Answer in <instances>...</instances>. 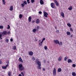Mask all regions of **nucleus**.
Returning a JSON list of instances; mask_svg holds the SVG:
<instances>
[{"label": "nucleus", "mask_w": 76, "mask_h": 76, "mask_svg": "<svg viewBox=\"0 0 76 76\" xmlns=\"http://www.w3.org/2000/svg\"><path fill=\"white\" fill-rule=\"evenodd\" d=\"M39 59H37L35 60V64H37L38 66H37V69H41V63L40 61H39Z\"/></svg>", "instance_id": "1"}, {"label": "nucleus", "mask_w": 76, "mask_h": 76, "mask_svg": "<svg viewBox=\"0 0 76 76\" xmlns=\"http://www.w3.org/2000/svg\"><path fill=\"white\" fill-rule=\"evenodd\" d=\"M18 68L20 71H22L25 70V67L23 66V65L22 64H20L18 65Z\"/></svg>", "instance_id": "2"}, {"label": "nucleus", "mask_w": 76, "mask_h": 76, "mask_svg": "<svg viewBox=\"0 0 76 76\" xmlns=\"http://www.w3.org/2000/svg\"><path fill=\"white\" fill-rule=\"evenodd\" d=\"M50 6L53 9H56V5H55V3H52L50 4Z\"/></svg>", "instance_id": "3"}, {"label": "nucleus", "mask_w": 76, "mask_h": 76, "mask_svg": "<svg viewBox=\"0 0 76 76\" xmlns=\"http://www.w3.org/2000/svg\"><path fill=\"white\" fill-rule=\"evenodd\" d=\"M53 74L54 76H56V68H53Z\"/></svg>", "instance_id": "4"}, {"label": "nucleus", "mask_w": 76, "mask_h": 76, "mask_svg": "<svg viewBox=\"0 0 76 76\" xmlns=\"http://www.w3.org/2000/svg\"><path fill=\"white\" fill-rule=\"evenodd\" d=\"M54 42L55 43H56V44H58L59 45H60V42H59V41L57 40H54Z\"/></svg>", "instance_id": "5"}, {"label": "nucleus", "mask_w": 76, "mask_h": 76, "mask_svg": "<svg viewBox=\"0 0 76 76\" xmlns=\"http://www.w3.org/2000/svg\"><path fill=\"white\" fill-rule=\"evenodd\" d=\"M9 64H7L5 66H2V69H6L7 67L9 66Z\"/></svg>", "instance_id": "6"}, {"label": "nucleus", "mask_w": 76, "mask_h": 76, "mask_svg": "<svg viewBox=\"0 0 76 76\" xmlns=\"http://www.w3.org/2000/svg\"><path fill=\"white\" fill-rule=\"evenodd\" d=\"M48 14L46 12H44V16H45V18H48Z\"/></svg>", "instance_id": "7"}, {"label": "nucleus", "mask_w": 76, "mask_h": 76, "mask_svg": "<svg viewBox=\"0 0 76 76\" xmlns=\"http://www.w3.org/2000/svg\"><path fill=\"white\" fill-rule=\"evenodd\" d=\"M7 31H3L2 33V35H7Z\"/></svg>", "instance_id": "8"}, {"label": "nucleus", "mask_w": 76, "mask_h": 76, "mask_svg": "<svg viewBox=\"0 0 76 76\" xmlns=\"http://www.w3.org/2000/svg\"><path fill=\"white\" fill-rule=\"evenodd\" d=\"M40 22V20L39 19H37L36 21V23H37V24H38V23H39Z\"/></svg>", "instance_id": "9"}, {"label": "nucleus", "mask_w": 76, "mask_h": 76, "mask_svg": "<svg viewBox=\"0 0 76 76\" xmlns=\"http://www.w3.org/2000/svg\"><path fill=\"white\" fill-rule=\"evenodd\" d=\"M54 2H55V4H56V6H59L58 5V3L56 0H54Z\"/></svg>", "instance_id": "10"}, {"label": "nucleus", "mask_w": 76, "mask_h": 76, "mask_svg": "<svg viewBox=\"0 0 76 76\" xmlns=\"http://www.w3.org/2000/svg\"><path fill=\"white\" fill-rule=\"evenodd\" d=\"M61 15L62 17H63V18H64V12H61Z\"/></svg>", "instance_id": "11"}, {"label": "nucleus", "mask_w": 76, "mask_h": 76, "mask_svg": "<svg viewBox=\"0 0 76 76\" xmlns=\"http://www.w3.org/2000/svg\"><path fill=\"white\" fill-rule=\"evenodd\" d=\"M40 4L41 5H42V4H44V1H43V0H40Z\"/></svg>", "instance_id": "12"}, {"label": "nucleus", "mask_w": 76, "mask_h": 76, "mask_svg": "<svg viewBox=\"0 0 76 76\" xmlns=\"http://www.w3.org/2000/svg\"><path fill=\"white\" fill-rule=\"evenodd\" d=\"M13 6H10V11H12L13 10Z\"/></svg>", "instance_id": "13"}, {"label": "nucleus", "mask_w": 76, "mask_h": 76, "mask_svg": "<svg viewBox=\"0 0 76 76\" xmlns=\"http://www.w3.org/2000/svg\"><path fill=\"white\" fill-rule=\"evenodd\" d=\"M62 59V57L61 56H60L58 58V61H61Z\"/></svg>", "instance_id": "14"}, {"label": "nucleus", "mask_w": 76, "mask_h": 76, "mask_svg": "<svg viewBox=\"0 0 76 76\" xmlns=\"http://www.w3.org/2000/svg\"><path fill=\"white\" fill-rule=\"evenodd\" d=\"M29 56H32L34 54V53L32 51H30L29 52Z\"/></svg>", "instance_id": "15"}, {"label": "nucleus", "mask_w": 76, "mask_h": 76, "mask_svg": "<svg viewBox=\"0 0 76 76\" xmlns=\"http://www.w3.org/2000/svg\"><path fill=\"white\" fill-rule=\"evenodd\" d=\"M19 61H20V62H22V63H23V60L22 59V58L21 57H20L19 59Z\"/></svg>", "instance_id": "16"}, {"label": "nucleus", "mask_w": 76, "mask_h": 76, "mask_svg": "<svg viewBox=\"0 0 76 76\" xmlns=\"http://www.w3.org/2000/svg\"><path fill=\"white\" fill-rule=\"evenodd\" d=\"M61 68H59L58 69V72H61Z\"/></svg>", "instance_id": "17"}, {"label": "nucleus", "mask_w": 76, "mask_h": 76, "mask_svg": "<svg viewBox=\"0 0 76 76\" xmlns=\"http://www.w3.org/2000/svg\"><path fill=\"white\" fill-rule=\"evenodd\" d=\"M67 62L68 63H72V61L70 59H69L68 60Z\"/></svg>", "instance_id": "18"}, {"label": "nucleus", "mask_w": 76, "mask_h": 76, "mask_svg": "<svg viewBox=\"0 0 76 76\" xmlns=\"http://www.w3.org/2000/svg\"><path fill=\"white\" fill-rule=\"evenodd\" d=\"M66 34L67 35H70V34H71V33L69 31H67Z\"/></svg>", "instance_id": "19"}, {"label": "nucleus", "mask_w": 76, "mask_h": 76, "mask_svg": "<svg viewBox=\"0 0 76 76\" xmlns=\"http://www.w3.org/2000/svg\"><path fill=\"white\" fill-rule=\"evenodd\" d=\"M72 6H70L68 9L69 10H72Z\"/></svg>", "instance_id": "20"}, {"label": "nucleus", "mask_w": 76, "mask_h": 76, "mask_svg": "<svg viewBox=\"0 0 76 76\" xmlns=\"http://www.w3.org/2000/svg\"><path fill=\"white\" fill-rule=\"evenodd\" d=\"M72 75L73 76H76V73L75 72H73L72 73Z\"/></svg>", "instance_id": "21"}, {"label": "nucleus", "mask_w": 76, "mask_h": 76, "mask_svg": "<svg viewBox=\"0 0 76 76\" xmlns=\"http://www.w3.org/2000/svg\"><path fill=\"white\" fill-rule=\"evenodd\" d=\"M31 17L30 16L28 18V20H29V22H31Z\"/></svg>", "instance_id": "22"}, {"label": "nucleus", "mask_w": 76, "mask_h": 76, "mask_svg": "<svg viewBox=\"0 0 76 76\" xmlns=\"http://www.w3.org/2000/svg\"><path fill=\"white\" fill-rule=\"evenodd\" d=\"M37 29L36 28H34L32 30V31L34 33H35L36 31H37Z\"/></svg>", "instance_id": "23"}, {"label": "nucleus", "mask_w": 76, "mask_h": 76, "mask_svg": "<svg viewBox=\"0 0 76 76\" xmlns=\"http://www.w3.org/2000/svg\"><path fill=\"white\" fill-rule=\"evenodd\" d=\"M8 75L9 76H11V75H12V72H9L8 73Z\"/></svg>", "instance_id": "24"}, {"label": "nucleus", "mask_w": 76, "mask_h": 76, "mask_svg": "<svg viewBox=\"0 0 76 76\" xmlns=\"http://www.w3.org/2000/svg\"><path fill=\"white\" fill-rule=\"evenodd\" d=\"M68 58H69V57H65L64 58V61H67V59Z\"/></svg>", "instance_id": "25"}, {"label": "nucleus", "mask_w": 76, "mask_h": 76, "mask_svg": "<svg viewBox=\"0 0 76 76\" xmlns=\"http://www.w3.org/2000/svg\"><path fill=\"white\" fill-rule=\"evenodd\" d=\"M23 17V15L22 14H20L19 15V18L20 19H21V18H22Z\"/></svg>", "instance_id": "26"}, {"label": "nucleus", "mask_w": 76, "mask_h": 76, "mask_svg": "<svg viewBox=\"0 0 76 76\" xmlns=\"http://www.w3.org/2000/svg\"><path fill=\"white\" fill-rule=\"evenodd\" d=\"M2 1L3 4L4 5H5V4H6V2L4 0H2Z\"/></svg>", "instance_id": "27"}, {"label": "nucleus", "mask_w": 76, "mask_h": 76, "mask_svg": "<svg viewBox=\"0 0 76 76\" xmlns=\"http://www.w3.org/2000/svg\"><path fill=\"white\" fill-rule=\"evenodd\" d=\"M67 25L69 27H71V26H72V25L70 24V23H68L67 24Z\"/></svg>", "instance_id": "28"}, {"label": "nucleus", "mask_w": 76, "mask_h": 76, "mask_svg": "<svg viewBox=\"0 0 76 76\" xmlns=\"http://www.w3.org/2000/svg\"><path fill=\"white\" fill-rule=\"evenodd\" d=\"M16 47L15 46H14L13 47V49L16 50Z\"/></svg>", "instance_id": "29"}, {"label": "nucleus", "mask_w": 76, "mask_h": 76, "mask_svg": "<svg viewBox=\"0 0 76 76\" xmlns=\"http://www.w3.org/2000/svg\"><path fill=\"white\" fill-rule=\"evenodd\" d=\"M31 2L32 3H34V2H35V0H31Z\"/></svg>", "instance_id": "30"}, {"label": "nucleus", "mask_w": 76, "mask_h": 76, "mask_svg": "<svg viewBox=\"0 0 76 76\" xmlns=\"http://www.w3.org/2000/svg\"><path fill=\"white\" fill-rule=\"evenodd\" d=\"M24 4H27V2L26 1H24L23 2Z\"/></svg>", "instance_id": "31"}, {"label": "nucleus", "mask_w": 76, "mask_h": 76, "mask_svg": "<svg viewBox=\"0 0 76 76\" xmlns=\"http://www.w3.org/2000/svg\"><path fill=\"white\" fill-rule=\"evenodd\" d=\"M5 41H6V42H9V39H6L5 40Z\"/></svg>", "instance_id": "32"}, {"label": "nucleus", "mask_w": 76, "mask_h": 76, "mask_svg": "<svg viewBox=\"0 0 76 76\" xmlns=\"http://www.w3.org/2000/svg\"><path fill=\"white\" fill-rule=\"evenodd\" d=\"M60 45H63V43L61 42H60Z\"/></svg>", "instance_id": "33"}, {"label": "nucleus", "mask_w": 76, "mask_h": 76, "mask_svg": "<svg viewBox=\"0 0 76 76\" xmlns=\"http://www.w3.org/2000/svg\"><path fill=\"white\" fill-rule=\"evenodd\" d=\"M0 29H3V26H0Z\"/></svg>", "instance_id": "34"}, {"label": "nucleus", "mask_w": 76, "mask_h": 76, "mask_svg": "<svg viewBox=\"0 0 76 76\" xmlns=\"http://www.w3.org/2000/svg\"><path fill=\"white\" fill-rule=\"evenodd\" d=\"M44 48L45 50H47V47L46 46H45Z\"/></svg>", "instance_id": "35"}, {"label": "nucleus", "mask_w": 76, "mask_h": 76, "mask_svg": "<svg viewBox=\"0 0 76 76\" xmlns=\"http://www.w3.org/2000/svg\"><path fill=\"white\" fill-rule=\"evenodd\" d=\"M24 6H25V4H21L22 7H24Z\"/></svg>", "instance_id": "36"}, {"label": "nucleus", "mask_w": 76, "mask_h": 76, "mask_svg": "<svg viewBox=\"0 0 76 76\" xmlns=\"http://www.w3.org/2000/svg\"><path fill=\"white\" fill-rule=\"evenodd\" d=\"M39 45H40V46H41L42 45V43H41V42H39Z\"/></svg>", "instance_id": "37"}, {"label": "nucleus", "mask_w": 76, "mask_h": 76, "mask_svg": "<svg viewBox=\"0 0 76 76\" xmlns=\"http://www.w3.org/2000/svg\"><path fill=\"white\" fill-rule=\"evenodd\" d=\"M72 67H76V64H73L72 65Z\"/></svg>", "instance_id": "38"}, {"label": "nucleus", "mask_w": 76, "mask_h": 76, "mask_svg": "<svg viewBox=\"0 0 76 76\" xmlns=\"http://www.w3.org/2000/svg\"><path fill=\"white\" fill-rule=\"evenodd\" d=\"M70 31H71V32H73V29L72 28H70Z\"/></svg>", "instance_id": "39"}, {"label": "nucleus", "mask_w": 76, "mask_h": 76, "mask_svg": "<svg viewBox=\"0 0 76 76\" xmlns=\"http://www.w3.org/2000/svg\"><path fill=\"white\" fill-rule=\"evenodd\" d=\"M27 1L28 4H29V3H30V1H29V0H27Z\"/></svg>", "instance_id": "40"}, {"label": "nucleus", "mask_w": 76, "mask_h": 76, "mask_svg": "<svg viewBox=\"0 0 76 76\" xmlns=\"http://www.w3.org/2000/svg\"><path fill=\"white\" fill-rule=\"evenodd\" d=\"M32 60L34 61V60H35V58L34 57H33L32 58Z\"/></svg>", "instance_id": "41"}, {"label": "nucleus", "mask_w": 76, "mask_h": 76, "mask_svg": "<svg viewBox=\"0 0 76 76\" xmlns=\"http://www.w3.org/2000/svg\"><path fill=\"white\" fill-rule=\"evenodd\" d=\"M56 33L58 34V33H59V30H57L56 31Z\"/></svg>", "instance_id": "42"}, {"label": "nucleus", "mask_w": 76, "mask_h": 76, "mask_svg": "<svg viewBox=\"0 0 76 76\" xmlns=\"http://www.w3.org/2000/svg\"><path fill=\"white\" fill-rule=\"evenodd\" d=\"M8 27H7V29H10V26L9 25H8Z\"/></svg>", "instance_id": "43"}, {"label": "nucleus", "mask_w": 76, "mask_h": 76, "mask_svg": "<svg viewBox=\"0 0 76 76\" xmlns=\"http://www.w3.org/2000/svg\"><path fill=\"white\" fill-rule=\"evenodd\" d=\"M45 38H43V39H42V41H45Z\"/></svg>", "instance_id": "44"}, {"label": "nucleus", "mask_w": 76, "mask_h": 76, "mask_svg": "<svg viewBox=\"0 0 76 76\" xmlns=\"http://www.w3.org/2000/svg\"><path fill=\"white\" fill-rule=\"evenodd\" d=\"M10 34V31H9L8 32H7V34H8V35H9V34Z\"/></svg>", "instance_id": "45"}, {"label": "nucleus", "mask_w": 76, "mask_h": 76, "mask_svg": "<svg viewBox=\"0 0 76 76\" xmlns=\"http://www.w3.org/2000/svg\"><path fill=\"white\" fill-rule=\"evenodd\" d=\"M39 29V27L38 26H37V29L38 30Z\"/></svg>", "instance_id": "46"}, {"label": "nucleus", "mask_w": 76, "mask_h": 76, "mask_svg": "<svg viewBox=\"0 0 76 76\" xmlns=\"http://www.w3.org/2000/svg\"><path fill=\"white\" fill-rule=\"evenodd\" d=\"M21 75H22L23 76H24V74H23V72H21Z\"/></svg>", "instance_id": "47"}, {"label": "nucleus", "mask_w": 76, "mask_h": 76, "mask_svg": "<svg viewBox=\"0 0 76 76\" xmlns=\"http://www.w3.org/2000/svg\"><path fill=\"white\" fill-rule=\"evenodd\" d=\"M39 14H42V12L41 11H39Z\"/></svg>", "instance_id": "48"}, {"label": "nucleus", "mask_w": 76, "mask_h": 76, "mask_svg": "<svg viewBox=\"0 0 76 76\" xmlns=\"http://www.w3.org/2000/svg\"><path fill=\"white\" fill-rule=\"evenodd\" d=\"M73 37V34H72L70 36V37H71V38H72V37Z\"/></svg>", "instance_id": "49"}, {"label": "nucleus", "mask_w": 76, "mask_h": 76, "mask_svg": "<svg viewBox=\"0 0 76 76\" xmlns=\"http://www.w3.org/2000/svg\"><path fill=\"white\" fill-rule=\"evenodd\" d=\"M45 68H43L42 69V71H45Z\"/></svg>", "instance_id": "50"}, {"label": "nucleus", "mask_w": 76, "mask_h": 76, "mask_svg": "<svg viewBox=\"0 0 76 76\" xmlns=\"http://www.w3.org/2000/svg\"><path fill=\"white\" fill-rule=\"evenodd\" d=\"M10 40V41H11V42H12V41H13V39H11Z\"/></svg>", "instance_id": "51"}, {"label": "nucleus", "mask_w": 76, "mask_h": 76, "mask_svg": "<svg viewBox=\"0 0 76 76\" xmlns=\"http://www.w3.org/2000/svg\"><path fill=\"white\" fill-rule=\"evenodd\" d=\"M2 35H3V34H0V38L2 36Z\"/></svg>", "instance_id": "52"}, {"label": "nucleus", "mask_w": 76, "mask_h": 76, "mask_svg": "<svg viewBox=\"0 0 76 76\" xmlns=\"http://www.w3.org/2000/svg\"><path fill=\"white\" fill-rule=\"evenodd\" d=\"M43 61H44V63H46V61L45 60H44Z\"/></svg>", "instance_id": "53"}, {"label": "nucleus", "mask_w": 76, "mask_h": 76, "mask_svg": "<svg viewBox=\"0 0 76 76\" xmlns=\"http://www.w3.org/2000/svg\"><path fill=\"white\" fill-rule=\"evenodd\" d=\"M0 64H2V62L0 61Z\"/></svg>", "instance_id": "54"}, {"label": "nucleus", "mask_w": 76, "mask_h": 76, "mask_svg": "<svg viewBox=\"0 0 76 76\" xmlns=\"http://www.w3.org/2000/svg\"><path fill=\"white\" fill-rule=\"evenodd\" d=\"M18 76H22V75H21V74H19Z\"/></svg>", "instance_id": "55"}, {"label": "nucleus", "mask_w": 76, "mask_h": 76, "mask_svg": "<svg viewBox=\"0 0 76 76\" xmlns=\"http://www.w3.org/2000/svg\"><path fill=\"white\" fill-rule=\"evenodd\" d=\"M43 41H42V42H40V43H41V44H42V43L43 42Z\"/></svg>", "instance_id": "56"}, {"label": "nucleus", "mask_w": 76, "mask_h": 76, "mask_svg": "<svg viewBox=\"0 0 76 76\" xmlns=\"http://www.w3.org/2000/svg\"><path fill=\"white\" fill-rule=\"evenodd\" d=\"M32 23H35V21H33L32 22Z\"/></svg>", "instance_id": "57"}, {"label": "nucleus", "mask_w": 76, "mask_h": 76, "mask_svg": "<svg viewBox=\"0 0 76 76\" xmlns=\"http://www.w3.org/2000/svg\"><path fill=\"white\" fill-rule=\"evenodd\" d=\"M55 28L56 29H57V27H55Z\"/></svg>", "instance_id": "58"}, {"label": "nucleus", "mask_w": 76, "mask_h": 76, "mask_svg": "<svg viewBox=\"0 0 76 76\" xmlns=\"http://www.w3.org/2000/svg\"><path fill=\"white\" fill-rule=\"evenodd\" d=\"M0 39H2V38L1 37H0Z\"/></svg>", "instance_id": "59"}, {"label": "nucleus", "mask_w": 76, "mask_h": 76, "mask_svg": "<svg viewBox=\"0 0 76 76\" xmlns=\"http://www.w3.org/2000/svg\"><path fill=\"white\" fill-rule=\"evenodd\" d=\"M39 42H40V41H41V40L40 39L39 40Z\"/></svg>", "instance_id": "60"}, {"label": "nucleus", "mask_w": 76, "mask_h": 76, "mask_svg": "<svg viewBox=\"0 0 76 76\" xmlns=\"http://www.w3.org/2000/svg\"><path fill=\"white\" fill-rule=\"evenodd\" d=\"M1 56V54H0V57Z\"/></svg>", "instance_id": "61"}, {"label": "nucleus", "mask_w": 76, "mask_h": 76, "mask_svg": "<svg viewBox=\"0 0 76 76\" xmlns=\"http://www.w3.org/2000/svg\"><path fill=\"white\" fill-rule=\"evenodd\" d=\"M36 41H37V40H36Z\"/></svg>", "instance_id": "62"}, {"label": "nucleus", "mask_w": 76, "mask_h": 76, "mask_svg": "<svg viewBox=\"0 0 76 76\" xmlns=\"http://www.w3.org/2000/svg\"><path fill=\"white\" fill-rule=\"evenodd\" d=\"M7 63H9V62H8Z\"/></svg>", "instance_id": "63"}]
</instances>
